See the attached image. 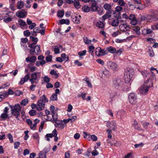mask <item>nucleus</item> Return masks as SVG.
I'll list each match as a JSON object with an SVG mask.
<instances>
[{"instance_id":"nucleus-1","label":"nucleus","mask_w":158,"mask_h":158,"mask_svg":"<svg viewBox=\"0 0 158 158\" xmlns=\"http://www.w3.org/2000/svg\"><path fill=\"white\" fill-rule=\"evenodd\" d=\"M30 39L32 41L34 42L28 45V47L30 48V49H29L30 54L32 55H34L35 53L36 55L40 54L41 51L40 45H36L38 40L37 38L30 36Z\"/></svg>"},{"instance_id":"nucleus-2","label":"nucleus","mask_w":158,"mask_h":158,"mask_svg":"<svg viewBox=\"0 0 158 158\" xmlns=\"http://www.w3.org/2000/svg\"><path fill=\"white\" fill-rule=\"evenodd\" d=\"M7 103L11 109V111L12 115L15 116V118L17 120H19V116L20 115V112L21 110V108L19 104H16L13 106L10 105L9 102Z\"/></svg>"},{"instance_id":"nucleus-3","label":"nucleus","mask_w":158,"mask_h":158,"mask_svg":"<svg viewBox=\"0 0 158 158\" xmlns=\"http://www.w3.org/2000/svg\"><path fill=\"white\" fill-rule=\"evenodd\" d=\"M134 73L132 69H128L125 72L124 74V80L126 83L129 82L131 78L133 77Z\"/></svg>"},{"instance_id":"nucleus-4","label":"nucleus","mask_w":158,"mask_h":158,"mask_svg":"<svg viewBox=\"0 0 158 158\" xmlns=\"http://www.w3.org/2000/svg\"><path fill=\"white\" fill-rule=\"evenodd\" d=\"M130 103L132 104H135L137 101V95L134 93H131L128 95Z\"/></svg>"},{"instance_id":"nucleus-5","label":"nucleus","mask_w":158,"mask_h":158,"mask_svg":"<svg viewBox=\"0 0 158 158\" xmlns=\"http://www.w3.org/2000/svg\"><path fill=\"white\" fill-rule=\"evenodd\" d=\"M150 85H147V83H144L140 89V92L143 94H146L149 90Z\"/></svg>"},{"instance_id":"nucleus-6","label":"nucleus","mask_w":158,"mask_h":158,"mask_svg":"<svg viewBox=\"0 0 158 158\" xmlns=\"http://www.w3.org/2000/svg\"><path fill=\"white\" fill-rule=\"evenodd\" d=\"M123 83L120 79L118 78H116L113 79L112 81V85L115 88H118Z\"/></svg>"},{"instance_id":"nucleus-7","label":"nucleus","mask_w":158,"mask_h":158,"mask_svg":"<svg viewBox=\"0 0 158 158\" xmlns=\"http://www.w3.org/2000/svg\"><path fill=\"white\" fill-rule=\"evenodd\" d=\"M107 66L114 70H117L118 69V65L116 63L111 61L107 63Z\"/></svg>"},{"instance_id":"nucleus-8","label":"nucleus","mask_w":158,"mask_h":158,"mask_svg":"<svg viewBox=\"0 0 158 158\" xmlns=\"http://www.w3.org/2000/svg\"><path fill=\"white\" fill-rule=\"evenodd\" d=\"M57 132L56 129H55L52 132L51 134H47L45 135V137L46 138H52L53 137H55V138H58V137L57 136Z\"/></svg>"},{"instance_id":"nucleus-9","label":"nucleus","mask_w":158,"mask_h":158,"mask_svg":"<svg viewBox=\"0 0 158 158\" xmlns=\"http://www.w3.org/2000/svg\"><path fill=\"white\" fill-rule=\"evenodd\" d=\"M50 149V148H45L43 151L40 152L39 154V157H41L43 155L45 157V158H46L47 153L49 151Z\"/></svg>"},{"instance_id":"nucleus-10","label":"nucleus","mask_w":158,"mask_h":158,"mask_svg":"<svg viewBox=\"0 0 158 158\" xmlns=\"http://www.w3.org/2000/svg\"><path fill=\"white\" fill-rule=\"evenodd\" d=\"M111 14L112 11L111 10H108L106 13L102 16V21L103 22H104L105 19L107 18H110L111 16Z\"/></svg>"},{"instance_id":"nucleus-11","label":"nucleus","mask_w":158,"mask_h":158,"mask_svg":"<svg viewBox=\"0 0 158 158\" xmlns=\"http://www.w3.org/2000/svg\"><path fill=\"white\" fill-rule=\"evenodd\" d=\"M45 105L44 103L38 101L37 102L36 110L39 111L42 110L44 108Z\"/></svg>"},{"instance_id":"nucleus-12","label":"nucleus","mask_w":158,"mask_h":158,"mask_svg":"<svg viewBox=\"0 0 158 158\" xmlns=\"http://www.w3.org/2000/svg\"><path fill=\"white\" fill-rule=\"evenodd\" d=\"M83 137L84 138H91V139H96L97 138V137L94 135H91L89 133L84 131L83 132Z\"/></svg>"},{"instance_id":"nucleus-13","label":"nucleus","mask_w":158,"mask_h":158,"mask_svg":"<svg viewBox=\"0 0 158 158\" xmlns=\"http://www.w3.org/2000/svg\"><path fill=\"white\" fill-rule=\"evenodd\" d=\"M15 15L19 18H23L26 16L27 13L26 12L25 13L21 11H19L16 13Z\"/></svg>"},{"instance_id":"nucleus-14","label":"nucleus","mask_w":158,"mask_h":158,"mask_svg":"<svg viewBox=\"0 0 158 158\" xmlns=\"http://www.w3.org/2000/svg\"><path fill=\"white\" fill-rule=\"evenodd\" d=\"M26 60L27 62L34 63L36 60V57L35 56H32L31 57H28Z\"/></svg>"},{"instance_id":"nucleus-15","label":"nucleus","mask_w":158,"mask_h":158,"mask_svg":"<svg viewBox=\"0 0 158 158\" xmlns=\"http://www.w3.org/2000/svg\"><path fill=\"white\" fill-rule=\"evenodd\" d=\"M97 50L99 51V53H100V56H104L107 54L108 53V52L107 50L105 49H102L100 48H97Z\"/></svg>"},{"instance_id":"nucleus-16","label":"nucleus","mask_w":158,"mask_h":158,"mask_svg":"<svg viewBox=\"0 0 158 158\" xmlns=\"http://www.w3.org/2000/svg\"><path fill=\"white\" fill-rule=\"evenodd\" d=\"M110 139H107L106 141L107 143H110L111 145H114L115 146H119L121 145V143L118 142H115V141L113 140L111 141L110 140Z\"/></svg>"},{"instance_id":"nucleus-17","label":"nucleus","mask_w":158,"mask_h":158,"mask_svg":"<svg viewBox=\"0 0 158 158\" xmlns=\"http://www.w3.org/2000/svg\"><path fill=\"white\" fill-rule=\"evenodd\" d=\"M134 124H133L135 129L139 131H143V129L141 128L140 125L135 120H134Z\"/></svg>"},{"instance_id":"nucleus-18","label":"nucleus","mask_w":158,"mask_h":158,"mask_svg":"<svg viewBox=\"0 0 158 158\" xmlns=\"http://www.w3.org/2000/svg\"><path fill=\"white\" fill-rule=\"evenodd\" d=\"M140 123L143 126V127L146 129H147L148 126L149 127H152V126L150 125V123L148 122L144 121H141Z\"/></svg>"},{"instance_id":"nucleus-19","label":"nucleus","mask_w":158,"mask_h":158,"mask_svg":"<svg viewBox=\"0 0 158 158\" xmlns=\"http://www.w3.org/2000/svg\"><path fill=\"white\" fill-rule=\"evenodd\" d=\"M38 101L41 102L45 103L46 102H48V100L46 96L44 94L40 97V99Z\"/></svg>"},{"instance_id":"nucleus-20","label":"nucleus","mask_w":158,"mask_h":158,"mask_svg":"<svg viewBox=\"0 0 158 158\" xmlns=\"http://www.w3.org/2000/svg\"><path fill=\"white\" fill-rule=\"evenodd\" d=\"M17 9H20L23 8L24 6V2L22 1H19L17 2Z\"/></svg>"},{"instance_id":"nucleus-21","label":"nucleus","mask_w":158,"mask_h":158,"mask_svg":"<svg viewBox=\"0 0 158 158\" xmlns=\"http://www.w3.org/2000/svg\"><path fill=\"white\" fill-rule=\"evenodd\" d=\"M150 72H148L147 71H142L141 72L142 75L143 76V77L147 78L148 81V78H149V77L150 76Z\"/></svg>"},{"instance_id":"nucleus-22","label":"nucleus","mask_w":158,"mask_h":158,"mask_svg":"<svg viewBox=\"0 0 158 158\" xmlns=\"http://www.w3.org/2000/svg\"><path fill=\"white\" fill-rule=\"evenodd\" d=\"M52 116L53 120L55 121V122L58 125H60V123H58L57 120V114L55 112L52 113Z\"/></svg>"},{"instance_id":"nucleus-23","label":"nucleus","mask_w":158,"mask_h":158,"mask_svg":"<svg viewBox=\"0 0 158 158\" xmlns=\"http://www.w3.org/2000/svg\"><path fill=\"white\" fill-rule=\"evenodd\" d=\"M60 24H65L68 25L70 24V21L68 19H62L59 21Z\"/></svg>"},{"instance_id":"nucleus-24","label":"nucleus","mask_w":158,"mask_h":158,"mask_svg":"<svg viewBox=\"0 0 158 158\" xmlns=\"http://www.w3.org/2000/svg\"><path fill=\"white\" fill-rule=\"evenodd\" d=\"M132 29L138 35H139L140 34V32L139 31L140 28L139 26H134L132 27Z\"/></svg>"},{"instance_id":"nucleus-25","label":"nucleus","mask_w":158,"mask_h":158,"mask_svg":"<svg viewBox=\"0 0 158 158\" xmlns=\"http://www.w3.org/2000/svg\"><path fill=\"white\" fill-rule=\"evenodd\" d=\"M96 3H92L91 7H90L91 10L93 11H98V7L96 6Z\"/></svg>"},{"instance_id":"nucleus-26","label":"nucleus","mask_w":158,"mask_h":158,"mask_svg":"<svg viewBox=\"0 0 158 158\" xmlns=\"http://www.w3.org/2000/svg\"><path fill=\"white\" fill-rule=\"evenodd\" d=\"M103 22L101 21L97 22L96 24L97 27L101 29L103 28L105 26V24Z\"/></svg>"},{"instance_id":"nucleus-27","label":"nucleus","mask_w":158,"mask_h":158,"mask_svg":"<svg viewBox=\"0 0 158 158\" xmlns=\"http://www.w3.org/2000/svg\"><path fill=\"white\" fill-rule=\"evenodd\" d=\"M107 52H109L112 53H114L116 52V49L113 47L110 46L109 47L107 48Z\"/></svg>"},{"instance_id":"nucleus-28","label":"nucleus","mask_w":158,"mask_h":158,"mask_svg":"<svg viewBox=\"0 0 158 158\" xmlns=\"http://www.w3.org/2000/svg\"><path fill=\"white\" fill-rule=\"evenodd\" d=\"M119 27L120 28V29L123 27L124 29H126L127 31H128L130 29L129 27L127 25V23L120 24L119 25Z\"/></svg>"},{"instance_id":"nucleus-29","label":"nucleus","mask_w":158,"mask_h":158,"mask_svg":"<svg viewBox=\"0 0 158 158\" xmlns=\"http://www.w3.org/2000/svg\"><path fill=\"white\" fill-rule=\"evenodd\" d=\"M119 23V21L118 19H114L111 23V25L113 27H116L118 25Z\"/></svg>"},{"instance_id":"nucleus-30","label":"nucleus","mask_w":158,"mask_h":158,"mask_svg":"<svg viewBox=\"0 0 158 158\" xmlns=\"http://www.w3.org/2000/svg\"><path fill=\"white\" fill-rule=\"evenodd\" d=\"M52 49L54 51L55 54H57L60 53V49L57 46H53Z\"/></svg>"},{"instance_id":"nucleus-31","label":"nucleus","mask_w":158,"mask_h":158,"mask_svg":"<svg viewBox=\"0 0 158 158\" xmlns=\"http://www.w3.org/2000/svg\"><path fill=\"white\" fill-rule=\"evenodd\" d=\"M8 117V115L6 113H3L0 116V120L1 121L5 120Z\"/></svg>"},{"instance_id":"nucleus-32","label":"nucleus","mask_w":158,"mask_h":158,"mask_svg":"<svg viewBox=\"0 0 158 158\" xmlns=\"http://www.w3.org/2000/svg\"><path fill=\"white\" fill-rule=\"evenodd\" d=\"M113 14L114 17L117 18V19H118L121 18V13L120 12L114 11Z\"/></svg>"},{"instance_id":"nucleus-33","label":"nucleus","mask_w":158,"mask_h":158,"mask_svg":"<svg viewBox=\"0 0 158 158\" xmlns=\"http://www.w3.org/2000/svg\"><path fill=\"white\" fill-rule=\"evenodd\" d=\"M110 98L111 99H112L116 96L117 93L114 91H110L109 92Z\"/></svg>"},{"instance_id":"nucleus-34","label":"nucleus","mask_w":158,"mask_h":158,"mask_svg":"<svg viewBox=\"0 0 158 158\" xmlns=\"http://www.w3.org/2000/svg\"><path fill=\"white\" fill-rule=\"evenodd\" d=\"M64 14V10H59L57 12V16L58 17L61 18L63 17Z\"/></svg>"},{"instance_id":"nucleus-35","label":"nucleus","mask_w":158,"mask_h":158,"mask_svg":"<svg viewBox=\"0 0 158 158\" xmlns=\"http://www.w3.org/2000/svg\"><path fill=\"white\" fill-rule=\"evenodd\" d=\"M118 114H119V115L120 116V118L121 119L124 118V117L125 116L126 113L125 111L123 110H121L119 112Z\"/></svg>"},{"instance_id":"nucleus-36","label":"nucleus","mask_w":158,"mask_h":158,"mask_svg":"<svg viewBox=\"0 0 158 158\" xmlns=\"http://www.w3.org/2000/svg\"><path fill=\"white\" fill-rule=\"evenodd\" d=\"M90 8L88 6L84 5L82 7L83 11L85 12H88L90 10Z\"/></svg>"},{"instance_id":"nucleus-37","label":"nucleus","mask_w":158,"mask_h":158,"mask_svg":"<svg viewBox=\"0 0 158 158\" xmlns=\"http://www.w3.org/2000/svg\"><path fill=\"white\" fill-rule=\"evenodd\" d=\"M18 23L19 24L20 26H24L25 25H27L26 22L23 20L21 19L19 20Z\"/></svg>"},{"instance_id":"nucleus-38","label":"nucleus","mask_w":158,"mask_h":158,"mask_svg":"<svg viewBox=\"0 0 158 158\" xmlns=\"http://www.w3.org/2000/svg\"><path fill=\"white\" fill-rule=\"evenodd\" d=\"M72 21L76 24H79L80 23L79 19L77 16H75L74 18H72Z\"/></svg>"},{"instance_id":"nucleus-39","label":"nucleus","mask_w":158,"mask_h":158,"mask_svg":"<svg viewBox=\"0 0 158 158\" xmlns=\"http://www.w3.org/2000/svg\"><path fill=\"white\" fill-rule=\"evenodd\" d=\"M57 100V95L56 94H53L50 98V100L52 101H56Z\"/></svg>"},{"instance_id":"nucleus-40","label":"nucleus","mask_w":158,"mask_h":158,"mask_svg":"<svg viewBox=\"0 0 158 158\" xmlns=\"http://www.w3.org/2000/svg\"><path fill=\"white\" fill-rule=\"evenodd\" d=\"M150 76L149 78H148V81L152 80L153 79H154V78L155 77V75L152 72L150 71Z\"/></svg>"},{"instance_id":"nucleus-41","label":"nucleus","mask_w":158,"mask_h":158,"mask_svg":"<svg viewBox=\"0 0 158 158\" xmlns=\"http://www.w3.org/2000/svg\"><path fill=\"white\" fill-rule=\"evenodd\" d=\"M111 123L112 124L110 128L112 130L114 131L116 129V128H117L116 126V123L115 122L112 121L111 122Z\"/></svg>"},{"instance_id":"nucleus-42","label":"nucleus","mask_w":158,"mask_h":158,"mask_svg":"<svg viewBox=\"0 0 158 158\" xmlns=\"http://www.w3.org/2000/svg\"><path fill=\"white\" fill-rule=\"evenodd\" d=\"M157 15H151L150 16L149 19L150 20L152 21H156L157 20Z\"/></svg>"},{"instance_id":"nucleus-43","label":"nucleus","mask_w":158,"mask_h":158,"mask_svg":"<svg viewBox=\"0 0 158 158\" xmlns=\"http://www.w3.org/2000/svg\"><path fill=\"white\" fill-rule=\"evenodd\" d=\"M104 8L106 10H110L111 8V5L107 3H105L103 6Z\"/></svg>"},{"instance_id":"nucleus-44","label":"nucleus","mask_w":158,"mask_h":158,"mask_svg":"<svg viewBox=\"0 0 158 158\" xmlns=\"http://www.w3.org/2000/svg\"><path fill=\"white\" fill-rule=\"evenodd\" d=\"M50 74L52 75H55L56 76L55 78H56L58 77V74L54 70H51L50 72Z\"/></svg>"},{"instance_id":"nucleus-45","label":"nucleus","mask_w":158,"mask_h":158,"mask_svg":"<svg viewBox=\"0 0 158 158\" xmlns=\"http://www.w3.org/2000/svg\"><path fill=\"white\" fill-rule=\"evenodd\" d=\"M28 103V101L27 99H26L23 100L21 103V105L24 106H26Z\"/></svg>"},{"instance_id":"nucleus-46","label":"nucleus","mask_w":158,"mask_h":158,"mask_svg":"<svg viewBox=\"0 0 158 158\" xmlns=\"http://www.w3.org/2000/svg\"><path fill=\"white\" fill-rule=\"evenodd\" d=\"M24 35L26 37L29 36L31 34V33L29 30H26L24 31Z\"/></svg>"},{"instance_id":"nucleus-47","label":"nucleus","mask_w":158,"mask_h":158,"mask_svg":"<svg viewBox=\"0 0 158 158\" xmlns=\"http://www.w3.org/2000/svg\"><path fill=\"white\" fill-rule=\"evenodd\" d=\"M52 56L50 55H49L48 56H47L46 57V62H51L52 61Z\"/></svg>"},{"instance_id":"nucleus-48","label":"nucleus","mask_w":158,"mask_h":158,"mask_svg":"<svg viewBox=\"0 0 158 158\" xmlns=\"http://www.w3.org/2000/svg\"><path fill=\"white\" fill-rule=\"evenodd\" d=\"M29 114L31 116H34L36 114V111L35 110H31L29 111Z\"/></svg>"},{"instance_id":"nucleus-49","label":"nucleus","mask_w":158,"mask_h":158,"mask_svg":"<svg viewBox=\"0 0 158 158\" xmlns=\"http://www.w3.org/2000/svg\"><path fill=\"white\" fill-rule=\"evenodd\" d=\"M31 77L32 79L36 80L37 78V73L36 72L32 73L31 75Z\"/></svg>"},{"instance_id":"nucleus-50","label":"nucleus","mask_w":158,"mask_h":158,"mask_svg":"<svg viewBox=\"0 0 158 158\" xmlns=\"http://www.w3.org/2000/svg\"><path fill=\"white\" fill-rule=\"evenodd\" d=\"M86 52V50H84L83 51H80L78 53V54L80 56H83L85 55Z\"/></svg>"},{"instance_id":"nucleus-51","label":"nucleus","mask_w":158,"mask_h":158,"mask_svg":"<svg viewBox=\"0 0 158 158\" xmlns=\"http://www.w3.org/2000/svg\"><path fill=\"white\" fill-rule=\"evenodd\" d=\"M107 132L108 133V138H111L112 135H111V131L110 129H108L107 130Z\"/></svg>"},{"instance_id":"nucleus-52","label":"nucleus","mask_w":158,"mask_h":158,"mask_svg":"<svg viewBox=\"0 0 158 158\" xmlns=\"http://www.w3.org/2000/svg\"><path fill=\"white\" fill-rule=\"evenodd\" d=\"M20 143L19 141L16 142L14 143V147L15 149H17L19 146Z\"/></svg>"},{"instance_id":"nucleus-53","label":"nucleus","mask_w":158,"mask_h":158,"mask_svg":"<svg viewBox=\"0 0 158 158\" xmlns=\"http://www.w3.org/2000/svg\"><path fill=\"white\" fill-rule=\"evenodd\" d=\"M50 79L48 78L47 76H45L44 77V82L46 83H48L49 82Z\"/></svg>"},{"instance_id":"nucleus-54","label":"nucleus","mask_w":158,"mask_h":158,"mask_svg":"<svg viewBox=\"0 0 158 158\" xmlns=\"http://www.w3.org/2000/svg\"><path fill=\"white\" fill-rule=\"evenodd\" d=\"M137 22L138 21L136 19V18H135L134 19L131 20L130 23L132 25H135L136 24Z\"/></svg>"},{"instance_id":"nucleus-55","label":"nucleus","mask_w":158,"mask_h":158,"mask_svg":"<svg viewBox=\"0 0 158 158\" xmlns=\"http://www.w3.org/2000/svg\"><path fill=\"white\" fill-rule=\"evenodd\" d=\"M22 94V91L19 90H16L15 92V94L16 96H19Z\"/></svg>"},{"instance_id":"nucleus-56","label":"nucleus","mask_w":158,"mask_h":158,"mask_svg":"<svg viewBox=\"0 0 158 158\" xmlns=\"http://www.w3.org/2000/svg\"><path fill=\"white\" fill-rule=\"evenodd\" d=\"M94 47L93 46H91L89 47V51L90 53H92L94 51Z\"/></svg>"},{"instance_id":"nucleus-57","label":"nucleus","mask_w":158,"mask_h":158,"mask_svg":"<svg viewBox=\"0 0 158 158\" xmlns=\"http://www.w3.org/2000/svg\"><path fill=\"white\" fill-rule=\"evenodd\" d=\"M30 75L29 74H26L24 77L23 78H24V80H25V81L27 82L30 79Z\"/></svg>"},{"instance_id":"nucleus-58","label":"nucleus","mask_w":158,"mask_h":158,"mask_svg":"<svg viewBox=\"0 0 158 158\" xmlns=\"http://www.w3.org/2000/svg\"><path fill=\"white\" fill-rule=\"evenodd\" d=\"M92 155L93 156H96L98 155L99 153L96 150H93L91 152Z\"/></svg>"},{"instance_id":"nucleus-59","label":"nucleus","mask_w":158,"mask_h":158,"mask_svg":"<svg viewBox=\"0 0 158 158\" xmlns=\"http://www.w3.org/2000/svg\"><path fill=\"white\" fill-rule=\"evenodd\" d=\"M126 41V40L125 39L119 40L118 39L116 40L115 42L117 43H122Z\"/></svg>"},{"instance_id":"nucleus-60","label":"nucleus","mask_w":158,"mask_h":158,"mask_svg":"<svg viewBox=\"0 0 158 158\" xmlns=\"http://www.w3.org/2000/svg\"><path fill=\"white\" fill-rule=\"evenodd\" d=\"M40 31L39 27H35L33 30V33H40Z\"/></svg>"},{"instance_id":"nucleus-61","label":"nucleus","mask_w":158,"mask_h":158,"mask_svg":"<svg viewBox=\"0 0 158 158\" xmlns=\"http://www.w3.org/2000/svg\"><path fill=\"white\" fill-rule=\"evenodd\" d=\"M12 21V19L10 17H8L6 19H4L3 21L6 23H7Z\"/></svg>"},{"instance_id":"nucleus-62","label":"nucleus","mask_w":158,"mask_h":158,"mask_svg":"<svg viewBox=\"0 0 158 158\" xmlns=\"http://www.w3.org/2000/svg\"><path fill=\"white\" fill-rule=\"evenodd\" d=\"M96 61L98 63L103 65L104 63V61L100 59H98L96 60Z\"/></svg>"},{"instance_id":"nucleus-63","label":"nucleus","mask_w":158,"mask_h":158,"mask_svg":"<svg viewBox=\"0 0 158 158\" xmlns=\"http://www.w3.org/2000/svg\"><path fill=\"white\" fill-rule=\"evenodd\" d=\"M30 153V151L29 149H25L24 151V152L23 155L24 156H25L29 154Z\"/></svg>"},{"instance_id":"nucleus-64","label":"nucleus","mask_w":158,"mask_h":158,"mask_svg":"<svg viewBox=\"0 0 158 158\" xmlns=\"http://www.w3.org/2000/svg\"><path fill=\"white\" fill-rule=\"evenodd\" d=\"M65 157L64 158H70V155L69 151H67L65 153Z\"/></svg>"}]
</instances>
